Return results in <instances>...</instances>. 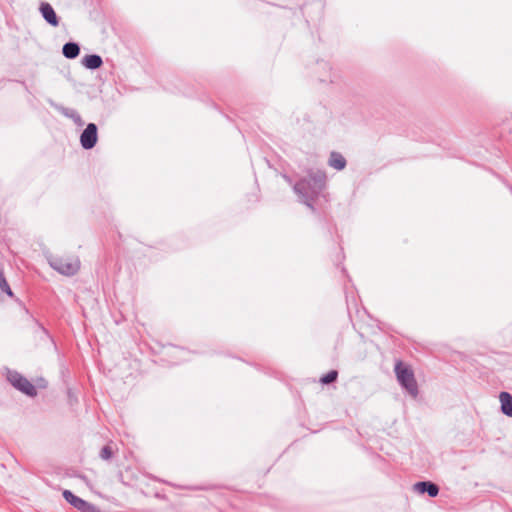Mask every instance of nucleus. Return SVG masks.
<instances>
[{"label": "nucleus", "mask_w": 512, "mask_h": 512, "mask_svg": "<svg viewBox=\"0 0 512 512\" xmlns=\"http://www.w3.org/2000/svg\"><path fill=\"white\" fill-rule=\"evenodd\" d=\"M0 291L5 292L9 297H13V292L6 281L2 270H0Z\"/></svg>", "instance_id": "ddd939ff"}, {"label": "nucleus", "mask_w": 512, "mask_h": 512, "mask_svg": "<svg viewBox=\"0 0 512 512\" xmlns=\"http://www.w3.org/2000/svg\"><path fill=\"white\" fill-rule=\"evenodd\" d=\"M63 55L68 59L76 58L80 53V48L76 43H66L62 49Z\"/></svg>", "instance_id": "f8f14e48"}, {"label": "nucleus", "mask_w": 512, "mask_h": 512, "mask_svg": "<svg viewBox=\"0 0 512 512\" xmlns=\"http://www.w3.org/2000/svg\"><path fill=\"white\" fill-rule=\"evenodd\" d=\"M40 12L43 18L52 26L56 27L59 24L58 17L49 3H42L40 5Z\"/></svg>", "instance_id": "0eeeda50"}, {"label": "nucleus", "mask_w": 512, "mask_h": 512, "mask_svg": "<svg viewBox=\"0 0 512 512\" xmlns=\"http://www.w3.org/2000/svg\"><path fill=\"white\" fill-rule=\"evenodd\" d=\"M395 374L401 386L405 388L411 396L416 397L418 394V386L412 369L403 362L397 361L395 364Z\"/></svg>", "instance_id": "f257e3e1"}, {"label": "nucleus", "mask_w": 512, "mask_h": 512, "mask_svg": "<svg viewBox=\"0 0 512 512\" xmlns=\"http://www.w3.org/2000/svg\"><path fill=\"white\" fill-rule=\"evenodd\" d=\"M329 165L337 170H342L346 166V160L341 154L332 152L329 158Z\"/></svg>", "instance_id": "9b49d317"}, {"label": "nucleus", "mask_w": 512, "mask_h": 512, "mask_svg": "<svg viewBox=\"0 0 512 512\" xmlns=\"http://www.w3.org/2000/svg\"><path fill=\"white\" fill-rule=\"evenodd\" d=\"M46 384H47L46 381L44 379H42V378L37 381V386L39 388H45Z\"/></svg>", "instance_id": "dca6fc26"}, {"label": "nucleus", "mask_w": 512, "mask_h": 512, "mask_svg": "<svg viewBox=\"0 0 512 512\" xmlns=\"http://www.w3.org/2000/svg\"><path fill=\"white\" fill-rule=\"evenodd\" d=\"M8 380L15 388L29 396H35L37 393L36 387L19 373H9Z\"/></svg>", "instance_id": "20e7f679"}, {"label": "nucleus", "mask_w": 512, "mask_h": 512, "mask_svg": "<svg viewBox=\"0 0 512 512\" xmlns=\"http://www.w3.org/2000/svg\"><path fill=\"white\" fill-rule=\"evenodd\" d=\"M50 265L59 273L71 276L80 269V261L74 256L55 257L50 260Z\"/></svg>", "instance_id": "7ed1b4c3"}, {"label": "nucleus", "mask_w": 512, "mask_h": 512, "mask_svg": "<svg viewBox=\"0 0 512 512\" xmlns=\"http://www.w3.org/2000/svg\"><path fill=\"white\" fill-rule=\"evenodd\" d=\"M83 65L88 69H97L101 67L103 61L99 55H87L82 60Z\"/></svg>", "instance_id": "9d476101"}, {"label": "nucleus", "mask_w": 512, "mask_h": 512, "mask_svg": "<svg viewBox=\"0 0 512 512\" xmlns=\"http://www.w3.org/2000/svg\"><path fill=\"white\" fill-rule=\"evenodd\" d=\"M499 400L501 402L502 413L512 417V396L508 392H501Z\"/></svg>", "instance_id": "1a4fd4ad"}, {"label": "nucleus", "mask_w": 512, "mask_h": 512, "mask_svg": "<svg viewBox=\"0 0 512 512\" xmlns=\"http://www.w3.org/2000/svg\"><path fill=\"white\" fill-rule=\"evenodd\" d=\"M337 376H338L337 371L332 370V371L328 372L326 375H324V376L321 378V380H320V381H321L323 384H329V383L334 382V381L336 380Z\"/></svg>", "instance_id": "4468645a"}, {"label": "nucleus", "mask_w": 512, "mask_h": 512, "mask_svg": "<svg viewBox=\"0 0 512 512\" xmlns=\"http://www.w3.org/2000/svg\"><path fill=\"white\" fill-rule=\"evenodd\" d=\"M97 140V126L94 123H89L80 136V143L84 149H92Z\"/></svg>", "instance_id": "39448f33"}, {"label": "nucleus", "mask_w": 512, "mask_h": 512, "mask_svg": "<svg viewBox=\"0 0 512 512\" xmlns=\"http://www.w3.org/2000/svg\"><path fill=\"white\" fill-rule=\"evenodd\" d=\"M112 454V449L108 445L104 446L100 452V456L104 460H109L112 457Z\"/></svg>", "instance_id": "2eb2a0df"}, {"label": "nucleus", "mask_w": 512, "mask_h": 512, "mask_svg": "<svg viewBox=\"0 0 512 512\" xmlns=\"http://www.w3.org/2000/svg\"><path fill=\"white\" fill-rule=\"evenodd\" d=\"M414 490L418 493L427 492L430 497H436L439 492L437 485L431 482H417L414 484Z\"/></svg>", "instance_id": "6e6552de"}, {"label": "nucleus", "mask_w": 512, "mask_h": 512, "mask_svg": "<svg viewBox=\"0 0 512 512\" xmlns=\"http://www.w3.org/2000/svg\"><path fill=\"white\" fill-rule=\"evenodd\" d=\"M63 496L71 505H73L75 508H77L80 511L93 512L95 509L93 505H91L90 503L86 502L85 500L75 496L69 490H65L63 492Z\"/></svg>", "instance_id": "423d86ee"}, {"label": "nucleus", "mask_w": 512, "mask_h": 512, "mask_svg": "<svg viewBox=\"0 0 512 512\" xmlns=\"http://www.w3.org/2000/svg\"><path fill=\"white\" fill-rule=\"evenodd\" d=\"M324 185V176H309L308 178L299 181L294 190L297 194L301 195L305 200L311 198L319 193Z\"/></svg>", "instance_id": "f03ea898"}]
</instances>
